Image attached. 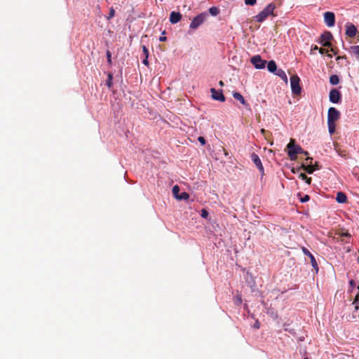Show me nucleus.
Masks as SVG:
<instances>
[{
	"label": "nucleus",
	"mask_w": 359,
	"mask_h": 359,
	"mask_svg": "<svg viewBox=\"0 0 359 359\" xmlns=\"http://www.w3.org/2000/svg\"><path fill=\"white\" fill-rule=\"evenodd\" d=\"M287 155L290 160L295 161L297 158V154L304 152V149L297 144H295V141L291 139L290 142L287 145Z\"/></svg>",
	"instance_id": "nucleus-1"
},
{
	"label": "nucleus",
	"mask_w": 359,
	"mask_h": 359,
	"mask_svg": "<svg viewBox=\"0 0 359 359\" xmlns=\"http://www.w3.org/2000/svg\"><path fill=\"white\" fill-rule=\"evenodd\" d=\"M276 6L273 4L267 5L263 11L254 17L255 20L257 22H264L269 15H274L273 11Z\"/></svg>",
	"instance_id": "nucleus-2"
},
{
	"label": "nucleus",
	"mask_w": 359,
	"mask_h": 359,
	"mask_svg": "<svg viewBox=\"0 0 359 359\" xmlns=\"http://www.w3.org/2000/svg\"><path fill=\"white\" fill-rule=\"evenodd\" d=\"M299 77L297 75H292L290 77V85L292 92L294 95H299L302 91V88L299 85Z\"/></svg>",
	"instance_id": "nucleus-3"
},
{
	"label": "nucleus",
	"mask_w": 359,
	"mask_h": 359,
	"mask_svg": "<svg viewBox=\"0 0 359 359\" xmlns=\"http://www.w3.org/2000/svg\"><path fill=\"white\" fill-rule=\"evenodd\" d=\"M180 189L177 185H175L172 187V191L173 196L179 200H187L189 198V194L185 191H183L182 193H180Z\"/></svg>",
	"instance_id": "nucleus-4"
},
{
	"label": "nucleus",
	"mask_w": 359,
	"mask_h": 359,
	"mask_svg": "<svg viewBox=\"0 0 359 359\" xmlns=\"http://www.w3.org/2000/svg\"><path fill=\"white\" fill-rule=\"evenodd\" d=\"M250 62L256 69H264L266 64V61L262 60L261 56L259 55H255L252 57H251Z\"/></svg>",
	"instance_id": "nucleus-5"
},
{
	"label": "nucleus",
	"mask_w": 359,
	"mask_h": 359,
	"mask_svg": "<svg viewBox=\"0 0 359 359\" xmlns=\"http://www.w3.org/2000/svg\"><path fill=\"white\" fill-rule=\"evenodd\" d=\"M340 117L339 111L334 107L328 109L327 122H336Z\"/></svg>",
	"instance_id": "nucleus-6"
},
{
	"label": "nucleus",
	"mask_w": 359,
	"mask_h": 359,
	"mask_svg": "<svg viewBox=\"0 0 359 359\" xmlns=\"http://www.w3.org/2000/svg\"><path fill=\"white\" fill-rule=\"evenodd\" d=\"M205 15L203 13L199 14L196 16L190 24L191 29H196L198 28L205 20Z\"/></svg>",
	"instance_id": "nucleus-7"
},
{
	"label": "nucleus",
	"mask_w": 359,
	"mask_h": 359,
	"mask_svg": "<svg viewBox=\"0 0 359 359\" xmlns=\"http://www.w3.org/2000/svg\"><path fill=\"white\" fill-rule=\"evenodd\" d=\"M324 21L327 27H333L335 24V15L332 12L327 11L324 13Z\"/></svg>",
	"instance_id": "nucleus-8"
},
{
	"label": "nucleus",
	"mask_w": 359,
	"mask_h": 359,
	"mask_svg": "<svg viewBox=\"0 0 359 359\" xmlns=\"http://www.w3.org/2000/svg\"><path fill=\"white\" fill-rule=\"evenodd\" d=\"M333 36L330 32H324L320 36V43L325 47H330V40L332 39Z\"/></svg>",
	"instance_id": "nucleus-9"
},
{
	"label": "nucleus",
	"mask_w": 359,
	"mask_h": 359,
	"mask_svg": "<svg viewBox=\"0 0 359 359\" xmlns=\"http://www.w3.org/2000/svg\"><path fill=\"white\" fill-rule=\"evenodd\" d=\"M250 158H251V160L252 161V162L256 165V167L258 168L261 175H264V169L262 161H261L259 157L258 156V155L256 154L255 153H252L250 156Z\"/></svg>",
	"instance_id": "nucleus-10"
},
{
	"label": "nucleus",
	"mask_w": 359,
	"mask_h": 359,
	"mask_svg": "<svg viewBox=\"0 0 359 359\" xmlns=\"http://www.w3.org/2000/svg\"><path fill=\"white\" fill-rule=\"evenodd\" d=\"M341 97V93L338 90L334 88L330 91L329 98L332 103L339 102Z\"/></svg>",
	"instance_id": "nucleus-11"
},
{
	"label": "nucleus",
	"mask_w": 359,
	"mask_h": 359,
	"mask_svg": "<svg viewBox=\"0 0 359 359\" xmlns=\"http://www.w3.org/2000/svg\"><path fill=\"white\" fill-rule=\"evenodd\" d=\"M211 96L212 99L215 100H217L219 102H224L225 101V97L224 96L222 90H217L215 88H211Z\"/></svg>",
	"instance_id": "nucleus-12"
},
{
	"label": "nucleus",
	"mask_w": 359,
	"mask_h": 359,
	"mask_svg": "<svg viewBox=\"0 0 359 359\" xmlns=\"http://www.w3.org/2000/svg\"><path fill=\"white\" fill-rule=\"evenodd\" d=\"M346 34L351 38L354 37L357 33V29L355 26L353 24L348 23L346 24Z\"/></svg>",
	"instance_id": "nucleus-13"
},
{
	"label": "nucleus",
	"mask_w": 359,
	"mask_h": 359,
	"mask_svg": "<svg viewBox=\"0 0 359 359\" xmlns=\"http://www.w3.org/2000/svg\"><path fill=\"white\" fill-rule=\"evenodd\" d=\"M181 18H182V15L180 13L172 11L170 13V22L172 24H175V23H177L178 22H180Z\"/></svg>",
	"instance_id": "nucleus-14"
},
{
	"label": "nucleus",
	"mask_w": 359,
	"mask_h": 359,
	"mask_svg": "<svg viewBox=\"0 0 359 359\" xmlns=\"http://www.w3.org/2000/svg\"><path fill=\"white\" fill-rule=\"evenodd\" d=\"M336 201L339 203H344L347 201V196L341 191L337 194Z\"/></svg>",
	"instance_id": "nucleus-15"
},
{
	"label": "nucleus",
	"mask_w": 359,
	"mask_h": 359,
	"mask_svg": "<svg viewBox=\"0 0 359 359\" xmlns=\"http://www.w3.org/2000/svg\"><path fill=\"white\" fill-rule=\"evenodd\" d=\"M233 97L238 100L243 105H247V102L245 101V100L244 99V97H243V95L238 93V92H233Z\"/></svg>",
	"instance_id": "nucleus-16"
},
{
	"label": "nucleus",
	"mask_w": 359,
	"mask_h": 359,
	"mask_svg": "<svg viewBox=\"0 0 359 359\" xmlns=\"http://www.w3.org/2000/svg\"><path fill=\"white\" fill-rule=\"evenodd\" d=\"M268 70L270 72L274 73L277 70V66L273 60H271L267 64Z\"/></svg>",
	"instance_id": "nucleus-17"
},
{
	"label": "nucleus",
	"mask_w": 359,
	"mask_h": 359,
	"mask_svg": "<svg viewBox=\"0 0 359 359\" xmlns=\"http://www.w3.org/2000/svg\"><path fill=\"white\" fill-rule=\"evenodd\" d=\"M301 168L309 174H311L315 171V168H313V166L312 165H305L302 164Z\"/></svg>",
	"instance_id": "nucleus-18"
},
{
	"label": "nucleus",
	"mask_w": 359,
	"mask_h": 359,
	"mask_svg": "<svg viewBox=\"0 0 359 359\" xmlns=\"http://www.w3.org/2000/svg\"><path fill=\"white\" fill-rule=\"evenodd\" d=\"M276 74L277 76H278L279 77H280L282 79H283L285 82L287 81V75L283 69H278Z\"/></svg>",
	"instance_id": "nucleus-19"
},
{
	"label": "nucleus",
	"mask_w": 359,
	"mask_h": 359,
	"mask_svg": "<svg viewBox=\"0 0 359 359\" xmlns=\"http://www.w3.org/2000/svg\"><path fill=\"white\" fill-rule=\"evenodd\" d=\"M330 82L332 85H337L339 82V79L337 75H332L330 77Z\"/></svg>",
	"instance_id": "nucleus-20"
},
{
	"label": "nucleus",
	"mask_w": 359,
	"mask_h": 359,
	"mask_svg": "<svg viewBox=\"0 0 359 359\" xmlns=\"http://www.w3.org/2000/svg\"><path fill=\"white\" fill-rule=\"evenodd\" d=\"M328 129L330 134L335 131L336 124L335 122H327Z\"/></svg>",
	"instance_id": "nucleus-21"
},
{
	"label": "nucleus",
	"mask_w": 359,
	"mask_h": 359,
	"mask_svg": "<svg viewBox=\"0 0 359 359\" xmlns=\"http://www.w3.org/2000/svg\"><path fill=\"white\" fill-rule=\"evenodd\" d=\"M309 258L311 259V263L312 266L316 269V272H318V264H317V262H316L314 256L312 255H311V257H309Z\"/></svg>",
	"instance_id": "nucleus-22"
},
{
	"label": "nucleus",
	"mask_w": 359,
	"mask_h": 359,
	"mask_svg": "<svg viewBox=\"0 0 359 359\" xmlns=\"http://www.w3.org/2000/svg\"><path fill=\"white\" fill-rule=\"evenodd\" d=\"M299 177L302 179V180H304L306 181V182L309 184H310L311 183V177H308L304 173H301L299 175Z\"/></svg>",
	"instance_id": "nucleus-23"
},
{
	"label": "nucleus",
	"mask_w": 359,
	"mask_h": 359,
	"mask_svg": "<svg viewBox=\"0 0 359 359\" xmlns=\"http://www.w3.org/2000/svg\"><path fill=\"white\" fill-rule=\"evenodd\" d=\"M112 79H113V76H112V74H108V78L106 81V84L107 86H108L109 88H110L112 86Z\"/></svg>",
	"instance_id": "nucleus-24"
},
{
	"label": "nucleus",
	"mask_w": 359,
	"mask_h": 359,
	"mask_svg": "<svg viewBox=\"0 0 359 359\" xmlns=\"http://www.w3.org/2000/svg\"><path fill=\"white\" fill-rule=\"evenodd\" d=\"M234 303L236 305H241V303H242V297H241V294H237L236 296H235V297H234Z\"/></svg>",
	"instance_id": "nucleus-25"
},
{
	"label": "nucleus",
	"mask_w": 359,
	"mask_h": 359,
	"mask_svg": "<svg viewBox=\"0 0 359 359\" xmlns=\"http://www.w3.org/2000/svg\"><path fill=\"white\" fill-rule=\"evenodd\" d=\"M209 12L212 15H217L219 13V10L216 7H211L209 9Z\"/></svg>",
	"instance_id": "nucleus-26"
},
{
	"label": "nucleus",
	"mask_w": 359,
	"mask_h": 359,
	"mask_svg": "<svg viewBox=\"0 0 359 359\" xmlns=\"http://www.w3.org/2000/svg\"><path fill=\"white\" fill-rule=\"evenodd\" d=\"M352 52L359 57V46H355L351 47Z\"/></svg>",
	"instance_id": "nucleus-27"
},
{
	"label": "nucleus",
	"mask_w": 359,
	"mask_h": 359,
	"mask_svg": "<svg viewBox=\"0 0 359 359\" xmlns=\"http://www.w3.org/2000/svg\"><path fill=\"white\" fill-rule=\"evenodd\" d=\"M143 50H144V53L146 54V57L145 59L143 60L142 62L147 65H148V60H147V57H148V50L146 48L145 46H143Z\"/></svg>",
	"instance_id": "nucleus-28"
},
{
	"label": "nucleus",
	"mask_w": 359,
	"mask_h": 359,
	"mask_svg": "<svg viewBox=\"0 0 359 359\" xmlns=\"http://www.w3.org/2000/svg\"><path fill=\"white\" fill-rule=\"evenodd\" d=\"M201 215L203 218H208V215H209V212L208 210H206L205 209H202L201 210Z\"/></svg>",
	"instance_id": "nucleus-29"
},
{
	"label": "nucleus",
	"mask_w": 359,
	"mask_h": 359,
	"mask_svg": "<svg viewBox=\"0 0 359 359\" xmlns=\"http://www.w3.org/2000/svg\"><path fill=\"white\" fill-rule=\"evenodd\" d=\"M336 151L339 156H341V157H344V158H346V153L345 151H342L340 149H338L337 148H336Z\"/></svg>",
	"instance_id": "nucleus-30"
},
{
	"label": "nucleus",
	"mask_w": 359,
	"mask_h": 359,
	"mask_svg": "<svg viewBox=\"0 0 359 359\" xmlns=\"http://www.w3.org/2000/svg\"><path fill=\"white\" fill-rule=\"evenodd\" d=\"M115 15V11L113 8H111L110 10H109V16L107 18L108 20L114 18Z\"/></svg>",
	"instance_id": "nucleus-31"
},
{
	"label": "nucleus",
	"mask_w": 359,
	"mask_h": 359,
	"mask_svg": "<svg viewBox=\"0 0 359 359\" xmlns=\"http://www.w3.org/2000/svg\"><path fill=\"white\" fill-rule=\"evenodd\" d=\"M257 0H245V4L249 6H254L256 4Z\"/></svg>",
	"instance_id": "nucleus-32"
},
{
	"label": "nucleus",
	"mask_w": 359,
	"mask_h": 359,
	"mask_svg": "<svg viewBox=\"0 0 359 359\" xmlns=\"http://www.w3.org/2000/svg\"><path fill=\"white\" fill-rule=\"evenodd\" d=\"M302 250L305 255H307L309 257H311V255H312V254L309 252V250L307 248H306L305 247H302Z\"/></svg>",
	"instance_id": "nucleus-33"
},
{
	"label": "nucleus",
	"mask_w": 359,
	"mask_h": 359,
	"mask_svg": "<svg viewBox=\"0 0 359 359\" xmlns=\"http://www.w3.org/2000/svg\"><path fill=\"white\" fill-rule=\"evenodd\" d=\"M107 62L109 65L111 64V53L109 50L107 51Z\"/></svg>",
	"instance_id": "nucleus-34"
},
{
	"label": "nucleus",
	"mask_w": 359,
	"mask_h": 359,
	"mask_svg": "<svg viewBox=\"0 0 359 359\" xmlns=\"http://www.w3.org/2000/svg\"><path fill=\"white\" fill-rule=\"evenodd\" d=\"M310 197L309 195H304V197L300 198L302 203H306L309 200Z\"/></svg>",
	"instance_id": "nucleus-35"
},
{
	"label": "nucleus",
	"mask_w": 359,
	"mask_h": 359,
	"mask_svg": "<svg viewBox=\"0 0 359 359\" xmlns=\"http://www.w3.org/2000/svg\"><path fill=\"white\" fill-rule=\"evenodd\" d=\"M198 140L202 145H204L206 142L205 139L202 136L198 137Z\"/></svg>",
	"instance_id": "nucleus-36"
},
{
	"label": "nucleus",
	"mask_w": 359,
	"mask_h": 359,
	"mask_svg": "<svg viewBox=\"0 0 359 359\" xmlns=\"http://www.w3.org/2000/svg\"><path fill=\"white\" fill-rule=\"evenodd\" d=\"M318 51H319V53H320V54H322V55H323V54H325V53H327V50L324 49V48H319Z\"/></svg>",
	"instance_id": "nucleus-37"
},
{
	"label": "nucleus",
	"mask_w": 359,
	"mask_h": 359,
	"mask_svg": "<svg viewBox=\"0 0 359 359\" xmlns=\"http://www.w3.org/2000/svg\"><path fill=\"white\" fill-rule=\"evenodd\" d=\"M358 302H359V295H356L354 300H353V304H358Z\"/></svg>",
	"instance_id": "nucleus-38"
},
{
	"label": "nucleus",
	"mask_w": 359,
	"mask_h": 359,
	"mask_svg": "<svg viewBox=\"0 0 359 359\" xmlns=\"http://www.w3.org/2000/svg\"><path fill=\"white\" fill-rule=\"evenodd\" d=\"M313 166V168H315V170L320 169L318 162H316V163Z\"/></svg>",
	"instance_id": "nucleus-39"
},
{
	"label": "nucleus",
	"mask_w": 359,
	"mask_h": 359,
	"mask_svg": "<svg viewBox=\"0 0 359 359\" xmlns=\"http://www.w3.org/2000/svg\"><path fill=\"white\" fill-rule=\"evenodd\" d=\"M349 284L351 287H354L355 285V281L353 280H351L349 281Z\"/></svg>",
	"instance_id": "nucleus-40"
},
{
	"label": "nucleus",
	"mask_w": 359,
	"mask_h": 359,
	"mask_svg": "<svg viewBox=\"0 0 359 359\" xmlns=\"http://www.w3.org/2000/svg\"><path fill=\"white\" fill-rule=\"evenodd\" d=\"M158 40H159V41H165V40H166V37H165V36H160V37L158 38Z\"/></svg>",
	"instance_id": "nucleus-41"
},
{
	"label": "nucleus",
	"mask_w": 359,
	"mask_h": 359,
	"mask_svg": "<svg viewBox=\"0 0 359 359\" xmlns=\"http://www.w3.org/2000/svg\"><path fill=\"white\" fill-rule=\"evenodd\" d=\"M318 49H319V48L316 45L312 46V48H311V50H318Z\"/></svg>",
	"instance_id": "nucleus-42"
},
{
	"label": "nucleus",
	"mask_w": 359,
	"mask_h": 359,
	"mask_svg": "<svg viewBox=\"0 0 359 359\" xmlns=\"http://www.w3.org/2000/svg\"><path fill=\"white\" fill-rule=\"evenodd\" d=\"M302 154H304V155H305V156H308V155H309L308 151H304V152H303V153H302Z\"/></svg>",
	"instance_id": "nucleus-43"
},
{
	"label": "nucleus",
	"mask_w": 359,
	"mask_h": 359,
	"mask_svg": "<svg viewBox=\"0 0 359 359\" xmlns=\"http://www.w3.org/2000/svg\"><path fill=\"white\" fill-rule=\"evenodd\" d=\"M219 85L220 86H224V82H223L222 81H220L219 82Z\"/></svg>",
	"instance_id": "nucleus-44"
},
{
	"label": "nucleus",
	"mask_w": 359,
	"mask_h": 359,
	"mask_svg": "<svg viewBox=\"0 0 359 359\" xmlns=\"http://www.w3.org/2000/svg\"><path fill=\"white\" fill-rule=\"evenodd\" d=\"M330 50H331L332 52H333V53H334V54H335V55L337 54V53L334 51V48H332L330 49Z\"/></svg>",
	"instance_id": "nucleus-45"
},
{
	"label": "nucleus",
	"mask_w": 359,
	"mask_h": 359,
	"mask_svg": "<svg viewBox=\"0 0 359 359\" xmlns=\"http://www.w3.org/2000/svg\"><path fill=\"white\" fill-rule=\"evenodd\" d=\"M355 310H358L359 306L357 305V304H355Z\"/></svg>",
	"instance_id": "nucleus-46"
},
{
	"label": "nucleus",
	"mask_w": 359,
	"mask_h": 359,
	"mask_svg": "<svg viewBox=\"0 0 359 359\" xmlns=\"http://www.w3.org/2000/svg\"><path fill=\"white\" fill-rule=\"evenodd\" d=\"M255 326L257 328H259V325H258V323H257L255 324Z\"/></svg>",
	"instance_id": "nucleus-47"
},
{
	"label": "nucleus",
	"mask_w": 359,
	"mask_h": 359,
	"mask_svg": "<svg viewBox=\"0 0 359 359\" xmlns=\"http://www.w3.org/2000/svg\"><path fill=\"white\" fill-rule=\"evenodd\" d=\"M261 132H262V133H263V134H264V133H265V130H264V129H262V130H261Z\"/></svg>",
	"instance_id": "nucleus-48"
},
{
	"label": "nucleus",
	"mask_w": 359,
	"mask_h": 359,
	"mask_svg": "<svg viewBox=\"0 0 359 359\" xmlns=\"http://www.w3.org/2000/svg\"><path fill=\"white\" fill-rule=\"evenodd\" d=\"M306 160H307V161H308V160H311H311H312V158L308 157V158H306Z\"/></svg>",
	"instance_id": "nucleus-49"
},
{
	"label": "nucleus",
	"mask_w": 359,
	"mask_h": 359,
	"mask_svg": "<svg viewBox=\"0 0 359 359\" xmlns=\"http://www.w3.org/2000/svg\"><path fill=\"white\" fill-rule=\"evenodd\" d=\"M358 289L359 290V286L358 287Z\"/></svg>",
	"instance_id": "nucleus-50"
}]
</instances>
